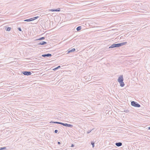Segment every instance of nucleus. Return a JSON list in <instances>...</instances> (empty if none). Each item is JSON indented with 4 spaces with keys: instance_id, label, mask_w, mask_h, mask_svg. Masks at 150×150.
<instances>
[{
    "instance_id": "nucleus-1",
    "label": "nucleus",
    "mask_w": 150,
    "mask_h": 150,
    "mask_svg": "<svg viewBox=\"0 0 150 150\" xmlns=\"http://www.w3.org/2000/svg\"><path fill=\"white\" fill-rule=\"evenodd\" d=\"M127 43V42H123L120 43H117L116 44H113L111 46H110L109 47V48H113L114 47H119L122 46L124 45H125Z\"/></svg>"
},
{
    "instance_id": "nucleus-2",
    "label": "nucleus",
    "mask_w": 150,
    "mask_h": 150,
    "mask_svg": "<svg viewBox=\"0 0 150 150\" xmlns=\"http://www.w3.org/2000/svg\"><path fill=\"white\" fill-rule=\"evenodd\" d=\"M123 78L122 75L121 76L119 77L117 79L118 81L120 84V86L121 87H123L125 85V83L123 82Z\"/></svg>"
},
{
    "instance_id": "nucleus-3",
    "label": "nucleus",
    "mask_w": 150,
    "mask_h": 150,
    "mask_svg": "<svg viewBox=\"0 0 150 150\" xmlns=\"http://www.w3.org/2000/svg\"><path fill=\"white\" fill-rule=\"evenodd\" d=\"M131 103V105L132 106L138 108L140 107V105L139 104L135 101H132Z\"/></svg>"
},
{
    "instance_id": "nucleus-4",
    "label": "nucleus",
    "mask_w": 150,
    "mask_h": 150,
    "mask_svg": "<svg viewBox=\"0 0 150 150\" xmlns=\"http://www.w3.org/2000/svg\"><path fill=\"white\" fill-rule=\"evenodd\" d=\"M22 73L24 75L28 76L31 74V73L30 71H24L22 72Z\"/></svg>"
},
{
    "instance_id": "nucleus-5",
    "label": "nucleus",
    "mask_w": 150,
    "mask_h": 150,
    "mask_svg": "<svg viewBox=\"0 0 150 150\" xmlns=\"http://www.w3.org/2000/svg\"><path fill=\"white\" fill-rule=\"evenodd\" d=\"M62 125L66 127H72L73 126V125L71 124H69L67 123H62Z\"/></svg>"
},
{
    "instance_id": "nucleus-6",
    "label": "nucleus",
    "mask_w": 150,
    "mask_h": 150,
    "mask_svg": "<svg viewBox=\"0 0 150 150\" xmlns=\"http://www.w3.org/2000/svg\"><path fill=\"white\" fill-rule=\"evenodd\" d=\"M52 56V54H43L42 55V56L43 57H51Z\"/></svg>"
},
{
    "instance_id": "nucleus-7",
    "label": "nucleus",
    "mask_w": 150,
    "mask_h": 150,
    "mask_svg": "<svg viewBox=\"0 0 150 150\" xmlns=\"http://www.w3.org/2000/svg\"><path fill=\"white\" fill-rule=\"evenodd\" d=\"M47 44V42L45 41H42L38 43V45H43Z\"/></svg>"
},
{
    "instance_id": "nucleus-8",
    "label": "nucleus",
    "mask_w": 150,
    "mask_h": 150,
    "mask_svg": "<svg viewBox=\"0 0 150 150\" xmlns=\"http://www.w3.org/2000/svg\"><path fill=\"white\" fill-rule=\"evenodd\" d=\"M75 51V48H73L71 50H70V49H69L68 50V51L67 53H70L71 52H74Z\"/></svg>"
},
{
    "instance_id": "nucleus-9",
    "label": "nucleus",
    "mask_w": 150,
    "mask_h": 150,
    "mask_svg": "<svg viewBox=\"0 0 150 150\" xmlns=\"http://www.w3.org/2000/svg\"><path fill=\"white\" fill-rule=\"evenodd\" d=\"M115 144L117 146H120L122 145V144L121 142H119L116 143Z\"/></svg>"
},
{
    "instance_id": "nucleus-10",
    "label": "nucleus",
    "mask_w": 150,
    "mask_h": 150,
    "mask_svg": "<svg viewBox=\"0 0 150 150\" xmlns=\"http://www.w3.org/2000/svg\"><path fill=\"white\" fill-rule=\"evenodd\" d=\"M39 17V16H36V17H33V18H31V19L32 20V21H34V20H35L36 19H37Z\"/></svg>"
},
{
    "instance_id": "nucleus-11",
    "label": "nucleus",
    "mask_w": 150,
    "mask_h": 150,
    "mask_svg": "<svg viewBox=\"0 0 150 150\" xmlns=\"http://www.w3.org/2000/svg\"><path fill=\"white\" fill-rule=\"evenodd\" d=\"M51 123H56V124H59L62 125V123L59 122H53L52 121H51L50 122Z\"/></svg>"
},
{
    "instance_id": "nucleus-12",
    "label": "nucleus",
    "mask_w": 150,
    "mask_h": 150,
    "mask_svg": "<svg viewBox=\"0 0 150 150\" xmlns=\"http://www.w3.org/2000/svg\"><path fill=\"white\" fill-rule=\"evenodd\" d=\"M81 26H79L76 29L77 31H79L81 30Z\"/></svg>"
},
{
    "instance_id": "nucleus-13",
    "label": "nucleus",
    "mask_w": 150,
    "mask_h": 150,
    "mask_svg": "<svg viewBox=\"0 0 150 150\" xmlns=\"http://www.w3.org/2000/svg\"><path fill=\"white\" fill-rule=\"evenodd\" d=\"M60 67H61L60 66H59L58 67H57L55 68L54 69H53V70L54 71H55V70H57V69H58Z\"/></svg>"
},
{
    "instance_id": "nucleus-14",
    "label": "nucleus",
    "mask_w": 150,
    "mask_h": 150,
    "mask_svg": "<svg viewBox=\"0 0 150 150\" xmlns=\"http://www.w3.org/2000/svg\"><path fill=\"white\" fill-rule=\"evenodd\" d=\"M24 21H27V22L31 21H32V20L31 19V18H30V19L25 20Z\"/></svg>"
},
{
    "instance_id": "nucleus-15",
    "label": "nucleus",
    "mask_w": 150,
    "mask_h": 150,
    "mask_svg": "<svg viewBox=\"0 0 150 150\" xmlns=\"http://www.w3.org/2000/svg\"><path fill=\"white\" fill-rule=\"evenodd\" d=\"M6 149V147H1L0 148V150H3Z\"/></svg>"
},
{
    "instance_id": "nucleus-16",
    "label": "nucleus",
    "mask_w": 150,
    "mask_h": 150,
    "mask_svg": "<svg viewBox=\"0 0 150 150\" xmlns=\"http://www.w3.org/2000/svg\"><path fill=\"white\" fill-rule=\"evenodd\" d=\"M11 29V28L9 27H7L6 28V30L8 31H10Z\"/></svg>"
},
{
    "instance_id": "nucleus-17",
    "label": "nucleus",
    "mask_w": 150,
    "mask_h": 150,
    "mask_svg": "<svg viewBox=\"0 0 150 150\" xmlns=\"http://www.w3.org/2000/svg\"><path fill=\"white\" fill-rule=\"evenodd\" d=\"M45 37H42L41 38H39L38 40H43V39H45Z\"/></svg>"
},
{
    "instance_id": "nucleus-18",
    "label": "nucleus",
    "mask_w": 150,
    "mask_h": 150,
    "mask_svg": "<svg viewBox=\"0 0 150 150\" xmlns=\"http://www.w3.org/2000/svg\"><path fill=\"white\" fill-rule=\"evenodd\" d=\"M91 144L92 146V147L93 148L94 147V143L93 142H91Z\"/></svg>"
},
{
    "instance_id": "nucleus-19",
    "label": "nucleus",
    "mask_w": 150,
    "mask_h": 150,
    "mask_svg": "<svg viewBox=\"0 0 150 150\" xmlns=\"http://www.w3.org/2000/svg\"><path fill=\"white\" fill-rule=\"evenodd\" d=\"M52 11H60V10H49Z\"/></svg>"
},
{
    "instance_id": "nucleus-20",
    "label": "nucleus",
    "mask_w": 150,
    "mask_h": 150,
    "mask_svg": "<svg viewBox=\"0 0 150 150\" xmlns=\"http://www.w3.org/2000/svg\"><path fill=\"white\" fill-rule=\"evenodd\" d=\"M93 129L91 130H89L87 132V133L88 134L90 132H91L93 130Z\"/></svg>"
},
{
    "instance_id": "nucleus-21",
    "label": "nucleus",
    "mask_w": 150,
    "mask_h": 150,
    "mask_svg": "<svg viewBox=\"0 0 150 150\" xmlns=\"http://www.w3.org/2000/svg\"><path fill=\"white\" fill-rule=\"evenodd\" d=\"M18 30L20 31H21L22 30L21 28H18Z\"/></svg>"
},
{
    "instance_id": "nucleus-22",
    "label": "nucleus",
    "mask_w": 150,
    "mask_h": 150,
    "mask_svg": "<svg viewBox=\"0 0 150 150\" xmlns=\"http://www.w3.org/2000/svg\"><path fill=\"white\" fill-rule=\"evenodd\" d=\"M124 112H129V111L128 110H125L124 111Z\"/></svg>"
},
{
    "instance_id": "nucleus-23",
    "label": "nucleus",
    "mask_w": 150,
    "mask_h": 150,
    "mask_svg": "<svg viewBox=\"0 0 150 150\" xmlns=\"http://www.w3.org/2000/svg\"><path fill=\"white\" fill-rule=\"evenodd\" d=\"M58 132V130L57 129L55 130L54 131V132L55 133H57Z\"/></svg>"
},
{
    "instance_id": "nucleus-24",
    "label": "nucleus",
    "mask_w": 150,
    "mask_h": 150,
    "mask_svg": "<svg viewBox=\"0 0 150 150\" xmlns=\"http://www.w3.org/2000/svg\"><path fill=\"white\" fill-rule=\"evenodd\" d=\"M74 146V145L73 144H72L71 146L72 147H73Z\"/></svg>"
},
{
    "instance_id": "nucleus-25",
    "label": "nucleus",
    "mask_w": 150,
    "mask_h": 150,
    "mask_svg": "<svg viewBox=\"0 0 150 150\" xmlns=\"http://www.w3.org/2000/svg\"><path fill=\"white\" fill-rule=\"evenodd\" d=\"M58 9V10H59V9H60V8H58L57 9Z\"/></svg>"
},
{
    "instance_id": "nucleus-26",
    "label": "nucleus",
    "mask_w": 150,
    "mask_h": 150,
    "mask_svg": "<svg viewBox=\"0 0 150 150\" xmlns=\"http://www.w3.org/2000/svg\"><path fill=\"white\" fill-rule=\"evenodd\" d=\"M57 143L58 144H61L60 142H58Z\"/></svg>"
},
{
    "instance_id": "nucleus-27",
    "label": "nucleus",
    "mask_w": 150,
    "mask_h": 150,
    "mask_svg": "<svg viewBox=\"0 0 150 150\" xmlns=\"http://www.w3.org/2000/svg\"><path fill=\"white\" fill-rule=\"evenodd\" d=\"M148 129H150V127H149Z\"/></svg>"
}]
</instances>
